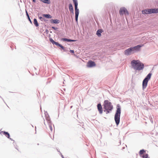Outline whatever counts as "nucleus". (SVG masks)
I'll list each match as a JSON object with an SVG mask.
<instances>
[{
	"label": "nucleus",
	"instance_id": "f257e3e1",
	"mask_svg": "<svg viewBox=\"0 0 158 158\" xmlns=\"http://www.w3.org/2000/svg\"><path fill=\"white\" fill-rule=\"evenodd\" d=\"M131 64L133 68L136 70H140L144 67L143 64L139 60H133L131 61Z\"/></svg>",
	"mask_w": 158,
	"mask_h": 158
},
{
	"label": "nucleus",
	"instance_id": "f03ea898",
	"mask_svg": "<svg viewBox=\"0 0 158 158\" xmlns=\"http://www.w3.org/2000/svg\"><path fill=\"white\" fill-rule=\"evenodd\" d=\"M104 111L106 112V114L110 113L113 109V106L111 103L108 100L104 101L103 105Z\"/></svg>",
	"mask_w": 158,
	"mask_h": 158
},
{
	"label": "nucleus",
	"instance_id": "7ed1b4c3",
	"mask_svg": "<svg viewBox=\"0 0 158 158\" xmlns=\"http://www.w3.org/2000/svg\"><path fill=\"white\" fill-rule=\"evenodd\" d=\"M121 114V109L119 105L117 106V109L116 113L115 115L114 119L117 125H118L119 123L120 117Z\"/></svg>",
	"mask_w": 158,
	"mask_h": 158
},
{
	"label": "nucleus",
	"instance_id": "20e7f679",
	"mask_svg": "<svg viewBox=\"0 0 158 158\" xmlns=\"http://www.w3.org/2000/svg\"><path fill=\"white\" fill-rule=\"evenodd\" d=\"M142 13L143 14H150L152 13H158V8H154L145 10H142Z\"/></svg>",
	"mask_w": 158,
	"mask_h": 158
},
{
	"label": "nucleus",
	"instance_id": "39448f33",
	"mask_svg": "<svg viewBox=\"0 0 158 158\" xmlns=\"http://www.w3.org/2000/svg\"><path fill=\"white\" fill-rule=\"evenodd\" d=\"M152 75V74L151 73H149L143 80L142 83L143 88V89H144L146 87L147 85L148 82L151 78Z\"/></svg>",
	"mask_w": 158,
	"mask_h": 158
},
{
	"label": "nucleus",
	"instance_id": "423d86ee",
	"mask_svg": "<svg viewBox=\"0 0 158 158\" xmlns=\"http://www.w3.org/2000/svg\"><path fill=\"white\" fill-rule=\"evenodd\" d=\"M119 14L120 15L125 14V15H129V13L127 9L125 7L121 8L119 10Z\"/></svg>",
	"mask_w": 158,
	"mask_h": 158
},
{
	"label": "nucleus",
	"instance_id": "0eeeda50",
	"mask_svg": "<svg viewBox=\"0 0 158 158\" xmlns=\"http://www.w3.org/2000/svg\"><path fill=\"white\" fill-rule=\"evenodd\" d=\"M143 46V45H138L137 46H135L133 47H131L133 51V52H135L136 51H139V50L140 48Z\"/></svg>",
	"mask_w": 158,
	"mask_h": 158
},
{
	"label": "nucleus",
	"instance_id": "6e6552de",
	"mask_svg": "<svg viewBox=\"0 0 158 158\" xmlns=\"http://www.w3.org/2000/svg\"><path fill=\"white\" fill-rule=\"evenodd\" d=\"M96 65L95 63L92 61L89 60V61L87 64V67H92L94 66H95Z\"/></svg>",
	"mask_w": 158,
	"mask_h": 158
},
{
	"label": "nucleus",
	"instance_id": "1a4fd4ad",
	"mask_svg": "<svg viewBox=\"0 0 158 158\" xmlns=\"http://www.w3.org/2000/svg\"><path fill=\"white\" fill-rule=\"evenodd\" d=\"M133 53L134 52L131 47L126 50L124 52V53L126 55H130Z\"/></svg>",
	"mask_w": 158,
	"mask_h": 158
},
{
	"label": "nucleus",
	"instance_id": "9d476101",
	"mask_svg": "<svg viewBox=\"0 0 158 158\" xmlns=\"http://www.w3.org/2000/svg\"><path fill=\"white\" fill-rule=\"evenodd\" d=\"M75 20L76 22H77L79 14V10L78 8H75Z\"/></svg>",
	"mask_w": 158,
	"mask_h": 158
},
{
	"label": "nucleus",
	"instance_id": "9b49d317",
	"mask_svg": "<svg viewBox=\"0 0 158 158\" xmlns=\"http://www.w3.org/2000/svg\"><path fill=\"white\" fill-rule=\"evenodd\" d=\"M46 120L47 121L49 125V129L51 131H52V124L51 123V121L50 120V119L48 118H46Z\"/></svg>",
	"mask_w": 158,
	"mask_h": 158
},
{
	"label": "nucleus",
	"instance_id": "f8f14e48",
	"mask_svg": "<svg viewBox=\"0 0 158 158\" xmlns=\"http://www.w3.org/2000/svg\"><path fill=\"white\" fill-rule=\"evenodd\" d=\"M97 108L99 113L101 114H102L103 112V110L102 106L100 103L98 104Z\"/></svg>",
	"mask_w": 158,
	"mask_h": 158
},
{
	"label": "nucleus",
	"instance_id": "ddd939ff",
	"mask_svg": "<svg viewBox=\"0 0 158 158\" xmlns=\"http://www.w3.org/2000/svg\"><path fill=\"white\" fill-rule=\"evenodd\" d=\"M50 41H51L52 43L53 44H54L58 46L62 49H64V47L62 45H60L57 42H55L54 40H50Z\"/></svg>",
	"mask_w": 158,
	"mask_h": 158
},
{
	"label": "nucleus",
	"instance_id": "4468645a",
	"mask_svg": "<svg viewBox=\"0 0 158 158\" xmlns=\"http://www.w3.org/2000/svg\"><path fill=\"white\" fill-rule=\"evenodd\" d=\"M69 8L70 12L73 14V6L71 3H70L69 5Z\"/></svg>",
	"mask_w": 158,
	"mask_h": 158
},
{
	"label": "nucleus",
	"instance_id": "2eb2a0df",
	"mask_svg": "<svg viewBox=\"0 0 158 158\" xmlns=\"http://www.w3.org/2000/svg\"><path fill=\"white\" fill-rule=\"evenodd\" d=\"M50 22L53 23H59L60 21L58 19H51Z\"/></svg>",
	"mask_w": 158,
	"mask_h": 158
},
{
	"label": "nucleus",
	"instance_id": "dca6fc26",
	"mask_svg": "<svg viewBox=\"0 0 158 158\" xmlns=\"http://www.w3.org/2000/svg\"><path fill=\"white\" fill-rule=\"evenodd\" d=\"M103 31L102 29H99L96 32V34L98 36H100L101 35V33Z\"/></svg>",
	"mask_w": 158,
	"mask_h": 158
},
{
	"label": "nucleus",
	"instance_id": "f3484780",
	"mask_svg": "<svg viewBox=\"0 0 158 158\" xmlns=\"http://www.w3.org/2000/svg\"><path fill=\"white\" fill-rule=\"evenodd\" d=\"M43 16L44 17L48 19H51L52 18V16L49 14H43Z\"/></svg>",
	"mask_w": 158,
	"mask_h": 158
},
{
	"label": "nucleus",
	"instance_id": "a211bd4d",
	"mask_svg": "<svg viewBox=\"0 0 158 158\" xmlns=\"http://www.w3.org/2000/svg\"><path fill=\"white\" fill-rule=\"evenodd\" d=\"M3 133V134L5 135V136L7 137L8 138H9L10 137V135L9 133H8L7 132L4 131H2V132Z\"/></svg>",
	"mask_w": 158,
	"mask_h": 158
},
{
	"label": "nucleus",
	"instance_id": "6ab92c4d",
	"mask_svg": "<svg viewBox=\"0 0 158 158\" xmlns=\"http://www.w3.org/2000/svg\"><path fill=\"white\" fill-rule=\"evenodd\" d=\"M41 2L47 4H49L50 3V0H40Z\"/></svg>",
	"mask_w": 158,
	"mask_h": 158
},
{
	"label": "nucleus",
	"instance_id": "aec40b11",
	"mask_svg": "<svg viewBox=\"0 0 158 158\" xmlns=\"http://www.w3.org/2000/svg\"><path fill=\"white\" fill-rule=\"evenodd\" d=\"M73 1L74 4L75 8H77L78 2L77 0H73Z\"/></svg>",
	"mask_w": 158,
	"mask_h": 158
},
{
	"label": "nucleus",
	"instance_id": "412c9836",
	"mask_svg": "<svg viewBox=\"0 0 158 158\" xmlns=\"http://www.w3.org/2000/svg\"><path fill=\"white\" fill-rule=\"evenodd\" d=\"M34 23L36 27L38 26L39 24L38 23L37 19L35 18L34 19Z\"/></svg>",
	"mask_w": 158,
	"mask_h": 158
},
{
	"label": "nucleus",
	"instance_id": "4be33fe9",
	"mask_svg": "<svg viewBox=\"0 0 158 158\" xmlns=\"http://www.w3.org/2000/svg\"><path fill=\"white\" fill-rule=\"evenodd\" d=\"M145 152V151L143 149L140 150L139 152V154L140 156H141Z\"/></svg>",
	"mask_w": 158,
	"mask_h": 158
},
{
	"label": "nucleus",
	"instance_id": "5701e85b",
	"mask_svg": "<svg viewBox=\"0 0 158 158\" xmlns=\"http://www.w3.org/2000/svg\"><path fill=\"white\" fill-rule=\"evenodd\" d=\"M143 158H149L148 154H144L142 156Z\"/></svg>",
	"mask_w": 158,
	"mask_h": 158
},
{
	"label": "nucleus",
	"instance_id": "b1692460",
	"mask_svg": "<svg viewBox=\"0 0 158 158\" xmlns=\"http://www.w3.org/2000/svg\"><path fill=\"white\" fill-rule=\"evenodd\" d=\"M39 18L41 21H43V20H44V18H43L41 16L39 17Z\"/></svg>",
	"mask_w": 158,
	"mask_h": 158
},
{
	"label": "nucleus",
	"instance_id": "393cba45",
	"mask_svg": "<svg viewBox=\"0 0 158 158\" xmlns=\"http://www.w3.org/2000/svg\"><path fill=\"white\" fill-rule=\"evenodd\" d=\"M52 28L53 29H54V30H57L58 29V28H57V27H52Z\"/></svg>",
	"mask_w": 158,
	"mask_h": 158
},
{
	"label": "nucleus",
	"instance_id": "a878e982",
	"mask_svg": "<svg viewBox=\"0 0 158 158\" xmlns=\"http://www.w3.org/2000/svg\"><path fill=\"white\" fill-rule=\"evenodd\" d=\"M27 18H28V20H29V21H30V23H32V22H31V19H30V17H28Z\"/></svg>",
	"mask_w": 158,
	"mask_h": 158
},
{
	"label": "nucleus",
	"instance_id": "bb28decb",
	"mask_svg": "<svg viewBox=\"0 0 158 158\" xmlns=\"http://www.w3.org/2000/svg\"><path fill=\"white\" fill-rule=\"evenodd\" d=\"M64 41H67L68 42H70V41H76V40H64Z\"/></svg>",
	"mask_w": 158,
	"mask_h": 158
},
{
	"label": "nucleus",
	"instance_id": "cd10ccee",
	"mask_svg": "<svg viewBox=\"0 0 158 158\" xmlns=\"http://www.w3.org/2000/svg\"><path fill=\"white\" fill-rule=\"evenodd\" d=\"M26 15H27V18L29 17V15L28 13H27V11H26Z\"/></svg>",
	"mask_w": 158,
	"mask_h": 158
},
{
	"label": "nucleus",
	"instance_id": "c85d7f7f",
	"mask_svg": "<svg viewBox=\"0 0 158 158\" xmlns=\"http://www.w3.org/2000/svg\"><path fill=\"white\" fill-rule=\"evenodd\" d=\"M70 52L72 53H74V51L73 50H70Z\"/></svg>",
	"mask_w": 158,
	"mask_h": 158
},
{
	"label": "nucleus",
	"instance_id": "c756f323",
	"mask_svg": "<svg viewBox=\"0 0 158 158\" xmlns=\"http://www.w3.org/2000/svg\"><path fill=\"white\" fill-rule=\"evenodd\" d=\"M61 40H69V39H66V38H62Z\"/></svg>",
	"mask_w": 158,
	"mask_h": 158
},
{
	"label": "nucleus",
	"instance_id": "7c9ffc66",
	"mask_svg": "<svg viewBox=\"0 0 158 158\" xmlns=\"http://www.w3.org/2000/svg\"><path fill=\"white\" fill-rule=\"evenodd\" d=\"M32 1L33 2H36V0H32Z\"/></svg>",
	"mask_w": 158,
	"mask_h": 158
},
{
	"label": "nucleus",
	"instance_id": "2f4dec72",
	"mask_svg": "<svg viewBox=\"0 0 158 158\" xmlns=\"http://www.w3.org/2000/svg\"><path fill=\"white\" fill-rule=\"evenodd\" d=\"M49 40H52V38H50V39H49Z\"/></svg>",
	"mask_w": 158,
	"mask_h": 158
}]
</instances>
